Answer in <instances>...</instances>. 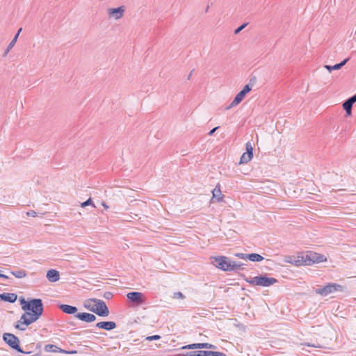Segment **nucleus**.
Segmentation results:
<instances>
[{"label":"nucleus","instance_id":"f704fd0d","mask_svg":"<svg viewBox=\"0 0 356 356\" xmlns=\"http://www.w3.org/2000/svg\"><path fill=\"white\" fill-rule=\"evenodd\" d=\"M197 353V351H195L193 353H188L187 355H185V356H197L196 355Z\"/></svg>","mask_w":356,"mask_h":356},{"label":"nucleus","instance_id":"2f4dec72","mask_svg":"<svg viewBox=\"0 0 356 356\" xmlns=\"http://www.w3.org/2000/svg\"><path fill=\"white\" fill-rule=\"evenodd\" d=\"M245 26H246V24H243V25H241V26H239L238 28H237V29L235 30V31H234L235 34H238L241 31H242V30L244 29V27H245Z\"/></svg>","mask_w":356,"mask_h":356},{"label":"nucleus","instance_id":"0eeeda50","mask_svg":"<svg viewBox=\"0 0 356 356\" xmlns=\"http://www.w3.org/2000/svg\"><path fill=\"white\" fill-rule=\"evenodd\" d=\"M3 340L13 349L18 352L23 353L19 346L18 338L13 334L5 333L3 336Z\"/></svg>","mask_w":356,"mask_h":356},{"label":"nucleus","instance_id":"79ce46f5","mask_svg":"<svg viewBox=\"0 0 356 356\" xmlns=\"http://www.w3.org/2000/svg\"><path fill=\"white\" fill-rule=\"evenodd\" d=\"M175 356H185V355L177 354V355H175Z\"/></svg>","mask_w":356,"mask_h":356},{"label":"nucleus","instance_id":"6e6552de","mask_svg":"<svg viewBox=\"0 0 356 356\" xmlns=\"http://www.w3.org/2000/svg\"><path fill=\"white\" fill-rule=\"evenodd\" d=\"M127 297L130 302L136 305H143L146 301L145 296L141 292H129Z\"/></svg>","mask_w":356,"mask_h":356},{"label":"nucleus","instance_id":"c85d7f7f","mask_svg":"<svg viewBox=\"0 0 356 356\" xmlns=\"http://www.w3.org/2000/svg\"><path fill=\"white\" fill-rule=\"evenodd\" d=\"M161 338V337L159 335H152V336H149V337H147L146 338V339L147 341H153V340H158Z\"/></svg>","mask_w":356,"mask_h":356},{"label":"nucleus","instance_id":"9b49d317","mask_svg":"<svg viewBox=\"0 0 356 356\" xmlns=\"http://www.w3.org/2000/svg\"><path fill=\"white\" fill-rule=\"evenodd\" d=\"M195 348H215V346L211 343H192L184 346L182 347V349H195Z\"/></svg>","mask_w":356,"mask_h":356},{"label":"nucleus","instance_id":"aec40b11","mask_svg":"<svg viewBox=\"0 0 356 356\" xmlns=\"http://www.w3.org/2000/svg\"><path fill=\"white\" fill-rule=\"evenodd\" d=\"M348 59H345L341 63L336 64L333 66L325 65V68L327 69L330 72H331L332 70H339L342 66H343L346 63Z\"/></svg>","mask_w":356,"mask_h":356},{"label":"nucleus","instance_id":"4468645a","mask_svg":"<svg viewBox=\"0 0 356 356\" xmlns=\"http://www.w3.org/2000/svg\"><path fill=\"white\" fill-rule=\"evenodd\" d=\"M223 197L220 186V184H218L212 191V200H216L217 202H222L223 200Z\"/></svg>","mask_w":356,"mask_h":356},{"label":"nucleus","instance_id":"7c9ffc66","mask_svg":"<svg viewBox=\"0 0 356 356\" xmlns=\"http://www.w3.org/2000/svg\"><path fill=\"white\" fill-rule=\"evenodd\" d=\"M236 256L243 259H248V254L243 253H238Z\"/></svg>","mask_w":356,"mask_h":356},{"label":"nucleus","instance_id":"9d476101","mask_svg":"<svg viewBox=\"0 0 356 356\" xmlns=\"http://www.w3.org/2000/svg\"><path fill=\"white\" fill-rule=\"evenodd\" d=\"M250 90L251 88L248 85H245L243 90L236 95L234 99L232 102L230 106H235L238 105L239 103H241L242 100L244 99L245 95Z\"/></svg>","mask_w":356,"mask_h":356},{"label":"nucleus","instance_id":"f3484780","mask_svg":"<svg viewBox=\"0 0 356 356\" xmlns=\"http://www.w3.org/2000/svg\"><path fill=\"white\" fill-rule=\"evenodd\" d=\"M0 298L5 301L14 302L16 301L17 296L15 293H4L0 295Z\"/></svg>","mask_w":356,"mask_h":356},{"label":"nucleus","instance_id":"473e14b6","mask_svg":"<svg viewBox=\"0 0 356 356\" xmlns=\"http://www.w3.org/2000/svg\"><path fill=\"white\" fill-rule=\"evenodd\" d=\"M26 215L28 216L35 217L36 216V212L35 211H28L26 213Z\"/></svg>","mask_w":356,"mask_h":356},{"label":"nucleus","instance_id":"ddd939ff","mask_svg":"<svg viewBox=\"0 0 356 356\" xmlns=\"http://www.w3.org/2000/svg\"><path fill=\"white\" fill-rule=\"evenodd\" d=\"M96 326L106 330H111L116 327V324L113 321H102L97 323Z\"/></svg>","mask_w":356,"mask_h":356},{"label":"nucleus","instance_id":"a878e982","mask_svg":"<svg viewBox=\"0 0 356 356\" xmlns=\"http://www.w3.org/2000/svg\"><path fill=\"white\" fill-rule=\"evenodd\" d=\"M246 152L250 154H253V147L250 142H248L245 144Z\"/></svg>","mask_w":356,"mask_h":356},{"label":"nucleus","instance_id":"e433bc0d","mask_svg":"<svg viewBox=\"0 0 356 356\" xmlns=\"http://www.w3.org/2000/svg\"><path fill=\"white\" fill-rule=\"evenodd\" d=\"M102 205L106 209H108V206L105 203V202H102Z\"/></svg>","mask_w":356,"mask_h":356},{"label":"nucleus","instance_id":"72a5a7b5","mask_svg":"<svg viewBox=\"0 0 356 356\" xmlns=\"http://www.w3.org/2000/svg\"><path fill=\"white\" fill-rule=\"evenodd\" d=\"M348 101L353 104L356 102V95L351 97Z\"/></svg>","mask_w":356,"mask_h":356},{"label":"nucleus","instance_id":"c9c22d12","mask_svg":"<svg viewBox=\"0 0 356 356\" xmlns=\"http://www.w3.org/2000/svg\"><path fill=\"white\" fill-rule=\"evenodd\" d=\"M218 129V127H215L213 128L212 130L210 131V132L209 133V134L211 136L212 134H213V133Z\"/></svg>","mask_w":356,"mask_h":356},{"label":"nucleus","instance_id":"20e7f679","mask_svg":"<svg viewBox=\"0 0 356 356\" xmlns=\"http://www.w3.org/2000/svg\"><path fill=\"white\" fill-rule=\"evenodd\" d=\"M212 264L216 267L225 271H231L241 268L240 264L232 261L229 259L224 256L211 257Z\"/></svg>","mask_w":356,"mask_h":356},{"label":"nucleus","instance_id":"cd10ccee","mask_svg":"<svg viewBox=\"0 0 356 356\" xmlns=\"http://www.w3.org/2000/svg\"><path fill=\"white\" fill-rule=\"evenodd\" d=\"M173 298H175V299H184V296L181 292H175L173 294Z\"/></svg>","mask_w":356,"mask_h":356},{"label":"nucleus","instance_id":"393cba45","mask_svg":"<svg viewBox=\"0 0 356 356\" xmlns=\"http://www.w3.org/2000/svg\"><path fill=\"white\" fill-rule=\"evenodd\" d=\"M11 273L17 278H24L26 276V273L24 270L12 271Z\"/></svg>","mask_w":356,"mask_h":356},{"label":"nucleus","instance_id":"4be33fe9","mask_svg":"<svg viewBox=\"0 0 356 356\" xmlns=\"http://www.w3.org/2000/svg\"><path fill=\"white\" fill-rule=\"evenodd\" d=\"M252 157H253V154H250V153H248V152H244L242 154V156H241L239 163L240 164L247 163L250 161H251Z\"/></svg>","mask_w":356,"mask_h":356},{"label":"nucleus","instance_id":"4c0bfd02","mask_svg":"<svg viewBox=\"0 0 356 356\" xmlns=\"http://www.w3.org/2000/svg\"><path fill=\"white\" fill-rule=\"evenodd\" d=\"M0 277H3V278H5V279H8V277L4 274H1L0 273Z\"/></svg>","mask_w":356,"mask_h":356},{"label":"nucleus","instance_id":"6ab92c4d","mask_svg":"<svg viewBox=\"0 0 356 356\" xmlns=\"http://www.w3.org/2000/svg\"><path fill=\"white\" fill-rule=\"evenodd\" d=\"M284 261L292 265L300 266V262L298 259V254L293 256H286L284 258Z\"/></svg>","mask_w":356,"mask_h":356},{"label":"nucleus","instance_id":"c756f323","mask_svg":"<svg viewBox=\"0 0 356 356\" xmlns=\"http://www.w3.org/2000/svg\"><path fill=\"white\" fill-rule=\"evenodd\" d=\"M16 40L13 39L12 41L10 42V43L9 44L8 47V50L7 51H8L10 49H12L13 47V46L16 43Z\"/></svg>","mask_w":356,"mask_h":356},{"label":"nucleus","instance_id":"ea45409f","mask_svg":"<svg viewBox=\"0 0 356 356\" xmlns=\"http://www.w3.org/2000/svg\"><path fill=\"white\" fill-rule=\"evenodd\" d=\"M307 346H312V347H317L319 348L320 346H314V345H310L309 343L307 344Z\"/></svg>","mask_w":356,"mask_h":356},{"label":"nucleus","instance_id":"f03ea898","mask_svg":"<svg viewBox=\"0 0 356 356\" xmlns=\"http://www.w3.org/2000/svg\"><path fill=\"white\" fill-rule=\"evenodd\" d=\"M298 259L300 266H312L315 264L325 262L326 257L313 251L298 253Z\"/></svg>","mask_w":356,"mask_h":356},{"label":"nucleus","instance_id":"39448f33","mask_svg":"<svg viewBox=\"0 0 356 356\" xmlns=\"http://www.w3.org/2000/svg\"><path fill=\"white\" fill-rule=\"evenodd\" d=\"M252 286H269L277 282L274 277H268L266 276H256L248 281Z\"/></svg>","mask_w":356,"mask_h":356},{"label":"nucleus","instance_id":"2eb2a0df","mask_svg":"<svg viewBox=\"0 0 356 356\" xmlns=\"http://www.w3.org/2000/svg\"><path fill=\"white\" fill-rule=\"evenodd\" d=\"M47 278L49 282H54L59 280L60 275L59 272L54 269H51L48 270L47 273Z\"/></svg>","mask_w":356,"mask_h":356},{"label":"nucleus","instance_id":"412c9836","mask_svg":"<svg viewBox=\"0 0 356 356\" xmlns=\"http://www.w3.org/2000/svg\"><path fill=\"white\" fill-rule=\"evenodd\" d=\"M44 350L47 352H60V353H67L66 351L60 349L55 345L48 344L45 346Z\"/></svg>","mask_w":356,"mask_h":356},{"label":"nucleus","instance_id":"f257e3e1","mask_svg":"<svg viewBox=\"0 0 356 356\" xmlns=\"http://www.w3.org/2000/svg\"><path fill=\"white\" fill-rule=\"evenodd\" d=\"M20 302L25 313L17 322L15 327L20 330H25L29 325L35 322L41 316L43 305L40 299H32L29 301L21 299Z\"/></svg>","mask_w":356,"mask_h":356},{"label":"nucleus","instance_id":"58836bf2","mask_svg":"<svg viewBox=\"0 0 356 356\" xmlns=\"http://www.w3.org/2000/svg\"><path fill=\"white\" fill-rule=\"evenodd\" d=\"M19 37V33H17V34L15 35V36L14 37V40H15L16 41L17 40V38Z\"/></svg>","mask_w":356,"mask_h":356},{"label":"nucleus","instance_id":"1a4fd4ad","mask_svg":"<svg viewBox=\"0 0 356 356\" xmlns=\"http://www.w3.org/2000/svg\"><path fill=\"white\" fill-rule=\"evenodd\" d=\"M125 11L124 6H122L116 8H109L107 12L110 18L119 19L124 15Z\"/></svg>","mask_w":356,"mask_h":356},{"label":"nucleus","instance_id":"423d86ee","mask_svg":"<svg viewBox=\"0 0 356 356\" xmlns=\"http://www.w3.org/2000/svg\"><path fill=\"white\" fill-rule=\"evenodd\" d=\"M342 289V286L337 284H335V283H330L328 284H327L326 286H325L324 287H322V288H319L318 289H316V293L319 294V295H321V296H326L332 293H334L337 291H340Z\"/></svg>","mask_w":356,"mask_h":356},{"label":"nucleus","instance_id":"dca6fc26","mask_svg":"<svg viewBox=\"0 0 356 356\" xmlns=\"http://www.w3.org/2000/svg\"><path fill=\"white\" fill-rule=\"evenodd\" d=\"M197 356H226L224 353L211 351V350H199L197 353Z\"/></svg>","mask_w":356,"mask_h":356},{"label":"nucleus","instance_id":"a19ab883","mask_svg":"<svg viewBox=\"0 0 356 356\" xmlns=\"http://www.w3.org/2000/svg\"><path fill=\"white\" fill-rule=\"evenodd\" d=\"M22 30V28H20V29L18 30L17 33H19H19H21Z\"/></svg>","mask_w":356,"mask_h":356},{"label":"nucleus","instance_id":"7ed1b4c3","mask_svg":"<svg viewBox=\"0 0 356 356\" xmlns=\"http://www.w3.org/2000/svg\"><path fill=\"white\" fill-rule=\"evenodd\" d=\"M84 306L100 316H108L109 314L106 303L102 300L88 299L85 302Z\"/></svg>","mask_w":356,"mask_h":356},{"label":"nucleus","instance_id":"a211bd4d","mask_svg":"<svg viewBox=\"0 0 356 356\" xmlns=\"http://www.w3.org/2000/svg\"><path fill=\"white\" fill-rule=\"evenodd\" d=\"M60 308L63 312L68 314H73L77 312L76 307L72 305H61Z\"/></svg>","mask_w":356,"mask_h":356},{"label":"nucleus","instance_id":"bb28decb","mask_svg":"<svg viewBox=\"0 0 356 356\" xmlns=\"http://www.w3.org/2000/svg\"><path fill=\"white\" fill-rule=\"evenodd\" d=\"M88 205H93V207H95L93 204H92V200L91 198H89L88 200H86V202L81 203V207H86V206H88Z\"/></svg>","mask_w":356,"mask_h":356},{"label":"nucleus","instance_id":"f8f14e48","mask_svg":"<svg viewBox=\"0 0 356 356\" xmlns=\"http://www.w3.org/2000/svg\"><path fill=\"white\" fill-rule=\"evenodd\" d=\"M76 316L79 320L85 321V322H93L96 319V317L94 314H92L90 313H86V312L79 313L76 314Z\"/></svg>","mask_w":356,"mask_h":356},{"label":"nucleus","instance_id":"b1692460","mask_svg":"<svg viewBox=\"0 0 356 356\" xmlns=\"http://www.w3.org/2000/svg\"><path fill=\"white\" fill-rule=\"evenodd\" d=\"M353 104L349 102L348 100L343 104V108L346 111L348 115H351Z\"/></svg>","mask_w":356,"mask_h":356},{"label":"nucleus","instance_id":"5701e85b","mask_svg":"<svg viewBox=\"0 0 356 356\" xmlns=\"http://www.w3.org/2000/svg\"><path fill=\"white\" fill-rule=\"evenodd\" d=\"M248 259L252 261H261L264 260V257L257 253H252L248 254Z\"/></svg>","mask_w":356,"mask_h":356}]
</instances>
